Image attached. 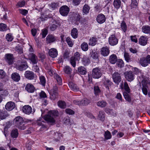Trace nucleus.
I'll list each match as a JSON object with an SVG mask.
<instances>
[{"instance_id":"obj_27","label":"nucleus","mask_w":150,"mask_h":150,"mask_svg":"<svg viewBox=\"0 0 150 150\" xmlns=\"http://www.w3.org/2000/svg\"><path fill=\"white\" fill-rule=\"evenodd\" d=\"M71 35L74 39L77 38L78 35V31L76 28H73L71 31Z\"/></svg>"},{"instance_id":"obj_41","label":"nucleus","mask_w":150,"mask_h":150,"mask_svg":"<svg viewBox=\"0 0 150 150\" xmlns=\"http://www.w3.org/2000/svg\"><path fill=\"white\" fill-rule=\"evenodd\" d=\"M114 7L116 8H119L121 5L120 0H114L113 2Z\"/></svg>"},{"instance_id":"obj_40","label":"nucleus","mask_w":150,"mask_h":150,"mask_svg":"<svg viewBox=\"0 0 150 150\" xmlns=\"http://www.w3.org/2000/svg\"><path fill=\"white\" fill-rule=\"evenodd\" d=\"M58 106L62 108H65L66 106V105L65 102L62 101H59L58 102Z\"/></svg>"},{"instance_id":"obj_55","label":"nucleus","mask_w":150,"mask_h":150,"mask_svg":"<svg viewBox=\"0 0 150 150\" xmlns=\"http://www.w3.org/2000/svg\"><path fill=\"white\" fill-rule=\"evenodd\" d=\"M124 57L125 60L127 62L130 61V59L129 55L128 53H125L124 54Z\"/></svg>"},{"instance_id":"obj_9","label":"nucleus","mask_w":150,"mask_h":150,"mask_svg":"<svg viewBox=\"0 0 150 150\" xmlns=\"http://www.w3.org/2000/svg\"><path fill=\"white\" fill-rule=\"evenodd\" d=\"M26 78L29 80H33L34 79L35 77V75L34 73L31 71H26L24 74Z\"/></svg>"},{"instance_id":"obj_32","label":"nucleus","mask_w":150,"mask_h":150,"mask_svg":"<svg viewBox=\"0 0 150 150\" xmlns=\"http://www.w3.org/2000/svg\"><path fill=\"white\" fill-rule=\"evenodd\" d=\"M107 103L104 100H101L98 102L97 105L98 106L101 108L105 107L107 105Z\"/></svg>"},{"instance_id":"obj_61","label":"nucleus","mask_w":150,"mask_h":150,"mask_svg":"<svg viewBox=\"0 0 150 150\" xmlns=\"http://www.w3.org/2000/svg\"><path fill=\"white\" fill-rule=\"evenodd\" d=\"M6 39L8 41L11 42L13 40L12 36L10 34H8L6 36Z\"/></svg>"},{"instance_id":"obj_20","label":"nucleus","mask_w":150,"mask_h":150,"mask_svg":"<svg viewBox=\"0 0 150 150\" xmlns=\"http://www.w3.org/2000/svg\"><path fill=\"white\" fill-rule=\"evenodd\" d=\"M15 104L13 102H8L5 105L6 109L9 111L13 110L15 107Z\"/></svg>"},{"instance_id":"obj_16","label":"nucleus","mask_w":150,"mask_h":150,"mask_svg":"<svg viewBox=\"0 0 150 150\" xmlns=\"http://www.w3.org/2000/svg\"><path fill=\"white\" fill-rule=\"evenodd\" d=\"M100 53L104 56H107L109 53V48L107 47H102L100 51Z\"/></svg>"},{"instance_id":"obj_7","label":"nucleus","mask_w":150,"mask_h":150,"mask_svg":"<svg viewBox=\"0 0 150 150\" xmlns=\"http://www.w3.org/2000/svg\"><path fill=\"white\" fill-rule=\"evenodd\" d=\"M108 40L109 44L112 46L116 45L118 42V39L114 35H110L109 38Z\"/></svg>"},{"instance_id":"obj_12","label":"nucleus","mask_w":150,"mask_h":150,"mask_svg":"<svg viewBox=\"0 0 150 150\" xmlns=\"http://www.w3.org/2000/svg\"><path fill=\"white\" fill-rule=\"evenodd\" d=\"M49 54L50 56L52 57H56L58 55L57 51L56 49L54 48H51L49 50Z\"/></svg>"},{"instance_id":"obj_24","label":"nucleus","mask_w":150,"mask_h":150,"mask_svg":"<svg viewBox=\"0 0 150 150\" xmlns=\"http://www.w3.org/2000/svg\"><path fill=\"white\" fill-rule=\"evenodd\" d=\"M12 79L16 81H18L20 79L19 75L17 73H14L11 75Z\"/></svg>"},{"instance_id":"obj_58","label":"nucleus","mask_w":150,"mask_h":150,"mask_svg":"<svg viewBox=\"0 0 150 150\" xmlns=\"http://www.w3.org/2000/svg\"><path fill=\"white\" fill-rule=\"evenodd\" d=\"M80 54L78 52H76L75 53L73 57H74L75 59L77 61H79L80 59Z\"/></svg>"},{"instance_id":"obj_64","label":"nucleus","mask_w":150,"mask_h":150,"mask_svg":"<svg viewBox=\"0 0 150 150\" xmlns=\"http://www.w3.org/2000/svg\"><path fill=\"white\" fill-rule=\"evenodd\" d=\"M142 87H148L147 81L146 80H142Z\"/></svg>"},{"instance_id":"obj_44","label":"nucleus","mask_w":150,"mask_h":150,"mask_svg":"<svg viewBox=\"0 0 150 150\" xmlns=\"http://www.w3.org/2000/svg\"><path fill=\"white\" fill-rule=\"evenodd\" d=\"M116 62V64L118 67L121 68L124 66L123 62L122 59H118Z\"/></svg>"},{"instance_id":"obj_60","label":"nucleus","mask_w":150,"mask_h":150,"mask_svg":"<svg viewBox=\"0 0 150 150\" xmlns=\"http://www.w3.org/2000/svg\"><path fill=\"white\" fill-rule=\"evenodd\" d=\"M25 4V1H21L18 2L16 5V6L18 7H21L24 6Z\"/></svg>"},{"instance_id":"obj_21","label":"nucleus","mask_w":150,"mask_h":150,"mask_svg":"<svg viewBox=\"0 0 150 150\" xmlns=\"http://www.w3.org/2000/svg\"><path fill=\"white\" fill-rule=\"evenodd\" d=\"M90 55L94 59H97L98 57V53L95 50H91L90 52Z\"/></svg>"},{"instance_id":"obj_54","label":"nucleus","mask_w":150,"mask_h":150,"mask_svg":"<svg viewBox=\"0 0 150 150\" xmlns=\"http://www.w3.org/2000/svg\"><path fill=\"white\" fill-rule=\"evenodd\" d=\"M70 54V50H69L66 49L64 53V58H67L69 57V55Z\"/></svg>"},{"instance_id":"obj_49","label":"nucleus","mask_w":150,"mask_h":150,"mask_svg":"<svg viewBox=\"0 0 150 150\" xmlns=\"http://www.w3.org/2000/svg\"><path fill=\"white\" fill-rule=\"evenodd\" d=\"M76 60L75 59L74 57H71L70 59V63L72 66L75 67L76 66Z\"/></svg>"},{"instance_id":"obj_39","label":"nucleus","mask_w":150,"mask_h":150,"mask_svg":"<svg viewBox=\"0 0 150 150\" xmlns=\"http://www.w3.org/2000/svg\"><path fill=\"white\" fill-rule=\"evenodd\" d=\"M64 71L65 73L70 74L71 73L72 69L70 67L66 66L64 68Z\"/></svg>"},{"instance_id":"obj_47","label":"nucleus","mask_w":150,"mask_h":150,"mask_svg":"<svg viewBox=\"0 0 150 150\" xmlns=\"http://www.w3.org/2000/svg\"><path fill=\"white\" fill-rule=\"evenodd\" d=\"M69 10H59L60 14L62 16H65L67 15L69 12Z\"/></svg>"},{"instance_id":"obj_34","label":"nucleus","mask_w":150,"mask_h":150,"mask_svg":"<svg viewBox=\"0 0 150 150\" xmlns=\"http://www.w3.org/2000/svg\"><path fill=\"white\" fill-rule=\"evenodd\" d=\"M81 48L83 51H87L88 49V45L87 43L85 42H83L81 45Z\"/></svg>"},{"instance_id":"obj_48","label":"nucleus","mask_w":150,"mask_h":150,"mask_svg":"<svg viewBox=\"0 0 150 150\" xmlns=\"http://www.w3.org/2000/svg\"><path fill=\"white\" fill-rule=\"evenodd\" d=\"M7 29V26L5 24L0 23V30L4 31Z\"/></svg>"},{"instance_id":"obj_36","label":"nucleus","mask_w":150,"mask_h":150,"mask_svg":"<svg viewBox=\"0 0 150 150\" xmlns=\"http://www.w3.org/2000/svg\"><path fill=\"white\" fill-rule=\"evenodd\" d=\"M104 136L105 139L107 140L110 139L112 137L110 132L108 130L105 132Z\"/></svg>"},{"instance_id":"obj_3","label":"nucleus","mask_w":150,"mask_h":150,"mask_svg":"<svg viewBox=\"0 0 150 150\" xmlns=\"http://www.w3.org/2000/svg\"><path fill=\"white\" fill-rule=\"evenodd\" d=\"M101 70L99 68L93 69L92 72V76L94 78L99 79L102 75Z\"/></svg>"},{"instance_id":"obj_43","label":"nucleus","mask_w":150,"mask_h":150,"mask_svg":"<svg viewBox=\"0 0 150 150\" xmlns=\"http://www.w3.org/2000/svg\"><path fill=\"white\" fill-rule=\"evenodd\" d=\"M96 38H92L90 40L89 45L93 46L96 44Z\"/></svg>"},{"instance_id":"obj_10","label":"nucleus","mask_w":150,"mask_h":150,"mask_svg":"<svg viewBox=\"0 0 150 150\" xmlns=\"http://www.w3.org/2000/svg\"><path fill=\"white\" fill-rule=\"evenodd\" d=\"M28 57L33 64H36L38 62L37 57L33 53H30L28 55Z\"/></svg>"},{"instance_id":"obj_11","label":"nucleus","mask_w":150,"mask_h":150,"mask_svg":"<svg viewBox=\"0 0 150 150\" xmlns=\"http://www.w3.org/2000/svg\"><path fill=\"white\" fill-rule=\"evenodd\" d=\"M23 112L29 115L32 112L31 107L29 105H25L22 108Z\"/></svg>"},{"instance_id":"obj_62","label":"nucleus","mask_w":150,"mask_h":150,"mask_svg":"<svg viewBox=\"0 0 150 150\" xmlns=\"http://www.w3.org/2000/svg\"><path fill=\"white\" fill-rule=\"evenodd\" d=\"M6 75L5 73L2 70H0V79L4 78Z\"/></svg>"},{"instance_id":"obj_29","label":"nucleus","mask_w":150,"mask_h":150,"mask_svg":"<svg viewBox=\"0 0 150 150\" xmlns=\"http://www.w3.org/2000/svg\"><path fill=\"white\" fill-rule=\"evenodd\" d=\"M78 71L79 74L82 75H85L86 73V69L82 66L78 68Z\"/></svg>"},{"instance_id":"obj_57","label":"nucleus","mask_w":150,"mask_h":150,"mask_svg":"<svg viewBox=\"0 0 150 150\" xmlns=\"http://www.w3.org/2000/svg\"><path fill=\"white\" fill-rule=\"evenodd\" d=\"M65 112L69 115H72L74 114V112L70 108H67L65 110Z\"/></svg>"},{"instance_id":"obj_59","label":"nucleus","mask_w":150,"mask_h":150,"mask_svg":"<svg viewBox=\"0 0 150 150\" xmlns=\"http://www.w3.org/2000/svg\"><path fill=\"white\" fill-rule=\"evenodd\" d=\"M50 7L53 9H57L59 7V4L55 3H52L50 5Z\"/></svg>"},{"instance_id":"obj_51","label":"nucleus","mask_w":150,"mask_h":150,"mask_svg":"<svg viewBox=\"0 0 150 150\" xmlns=\"http://www.w3.org/2000/svg\"><path fill=\"white\" fill-rule=\"evenodd\" d=\"M16 50L18 53L21 54L23 52L22 48L21 46H17L16 48Z\"/></svg>"},{"instance_id":"obj_42","label":"nucleus","mask_w":150,"mask_h":150,"mask_svg":"<svg viewBox=\"0 0 150 150\" xmlns=\"http://www.w3.org/2000/svg\"><path fill=\"white\" fill-rule=\"evenodd\" d=\"M124 96L125 100L129 102L131 101V98L130 96L127 93L124 92L123 93Z\"/></svg>"},{"instance_id":"obj_22","label":"nucleus","mask_w":150,"mask_h":150,"mask_svg":"<svg viewBox=\"0 0 150 150\" xmlns=\"http://www.w3.org/2000/svg\"><path fill=\"white\" fill-rule=\"evenodd\" d=\"M139 62L140 64L143 67H146L148 65L146 59L145 57H143L141 58Z\"/></svg>"},{"instance_id":"obj_33","label":"nucleus","mask_w":150,"mask_h":150,"mask_svg":"<svg viewBox=\"0 0 150 150\" xmlns=\"http://www.w3.org/2000/svg\"><path fill=\"white\" fill-rule=\"evenodd\" d=\"M142 31L145 33H150V26L148 25L143 26L142 27Z\"/></svg>"},{"instance_id":"obj_53","label":"nucleus","mask_w":150,"mask_h":150,"mask_svg":"<svg viewBox=\"0 0 150 150\" xmlns=\"http://www.w3.org/2000/svg\"><path fill=\"white\" fill-rule=\"evenodd\" d=\"M124 87L125 90L128 93H130V88L128 86V84L127 82H125L124 83Z\"/></svg>"},{"instance_id":"obj_46","label":"nucleus","mask_w":150,"mask_h":150,"mask_svg":"<svg viewBox=\"0 0 150 150\" xmlns=\"http://www.w3.org/2000/svg\"><path fill=\"white\" fill-rule=\"evenodd\" d=\"M40 79L41 84L42 86H45L46 83V80L45 77L43 76H40Z\"/></svg>"},{"instance_id":"obj_4","label":"nucleus","mask_w":150,"mask_h":150,"mask_svg":"<svg viewBox=\"0 0 150 150\" xmlns=\"http://www.w3.org/2000/svg\"><path fill=\"white\" fill-rule=\"evenodd\" d=\"M74 104L79 105H87L90 103V100L87 98H84L81 101L75 100L73 101Z\"/></svg>"},{"instance_id":"obj_8","label":"nucleus","mask_w":150,"mask_h":150,"mask_svg":"<svg viewBox=\"0 0 150 150\" xmlns=\"http://www.w3.org/2000/svg\"><path fill=\"white\" fill-rule=\"evenodd\" d=\"M125 78L129 81H132L134 79V75L133 73L131 71H127L125 73Z\"/></svg>"},{"instance_id":"obj_35","label":"nucleus","mask_w":150,"mask_h":150,"mask_svg":"<svg viewBox=\"0 0 150 150\" xmlns=\"http://www.w3.org/2000/svg\"><path fill=\"white\" fill-rule=\"evenodd\" d=\"M18 130L17 129L13 130L11 133V135L13 138H17L18 137Z\"/></svg>"},{"instance_id":"obj_28","label":"nucleus","mask_w":150,"mask_h":150,"mask_svg":"<svg viewBox=\"0 0 150 150\" xmlns=\"http://www.w3.org/2000/svg\"><path fill=\"white\" fill-rule=\"evenodd\" d=\"M9 115L6 111H0V119L1 120L6 118V117H8Z\"/></svg>"},{"instance_id":"obj_38","label":"nucleus","mask_w":150,"mask_h":150,"mask_svg":"<svg viewBox=\"0 0 150 150\" xmlns=\"http://www.w3.org/2000/svg\"><path fill=\"white\" fill-rule=\"evenodd\" d=\"M82 62L84 65H86L90 63V60L88 58L86 57H83L82 59Z\"/></svg>"},{"instance_id":"obj_5","label":"nucleus","mask_w":150,"mask_h":150,"mask_svg":"<svg viewBox=\"0 0 150 150\" xmlns=\"http://www.w3.org/2000/svg\"><path fill=\"white\" fill-rule=\"evenodd\" d=\"M58 88L56 85L53 86V88L51 90L50 98L52 99H55L58 95Z\"/></svg>"},{"instance_id":"obj_31","label":"nucleus","mask_w":150,"mask_h":150,"mask_svg":"<svg viewBox=\"0 0 150 150\" xmlns=\"http://www.w3.org/2000/svg\"><path fill=\"white\" fill-rule=\"evenodd\" d=\"M54 77L58 83L60 85H61L62 84V81L61 77L56 73L54 74Z\"/></svg>"},{"instance_id":"obj_30","label":"nucleus","mask_w":150,"mask_h":150,"mask_svg":"<svg viewBox=\"0 0 150 150\" xmlns=\"http://www.w3.org/2000/svg\"><path fill=\"white\" fill-rule=\"evenodd\" d=\"M55 40L54 37L52 35H48L46 38V40L48 43L53 42Z\"/></svg>"},{"instance_id":"obj_6","label":"nucleus","mask_w":150,"mask_h":150,"mask_svg":"<svg viewBox=\"0 0 150 150\" xmlns=\"http://www.w3.org/2000/svg\"><path fill=\"white\" fill-rule=\"evenodd\" d=\"M113 81L116 84H118L121 80L120 74L118 72H114L112 75Z\"/></svg>"},{"instance_id":"obj_14","label":"nucleus","mask_w":150,"mask_h":150,"mask_svg":"<svg viewBox=\"0 0 150 150\" xmlns=\"http://www.w3.org/2000/svg\"><path fill=\"white\" fill-rule=\"evenodd\" d=\"M69 87L71 90L75 92H77L79 90V88L73 82L70 81L68 83Z\"/></svg>"},{"instance_id":"obj_17","label":"nucleus","mask_w":150,"mask_h":150,"mask_svg":"<svg viewBox=\"0 0 150 150\" xmlns=\"http://www.w3.org/2000/svg\"><path fill=\"white\" fill-rule=\"evenodd\" d=\"M25 89L28 92L33 93L35 90V88L33 85L28 83L26 85Z\"/></svg>"},{"instance_id":"obj_52","label":"nucleus","mask_w":150,"mask_h":150,"mask_svg":"<svg viewBox=\"0 0 150 150\" xmlns=\"http://www.w3.org/2000/svg\"><path fill=\"white\" fill-rule=\"evenodd\" d=\"M66 40L68 45L70 47H72L73 45V43L71 38L69 37H68L66 38Z\"/></svg>"},{"instance_id":"obj_45","label":"nucleus","mask_w":150,"mask_h":150,"mask_svg":"<svg viewBox=\"0 0 150 150\" xmlns=\"http://www.w3.org/2000/svg\"><path fill=\"white\" fill-rule=\"evenodd\" d=\"M138 3L136 0H132L131 6L132 8H137Z\"/></svg>"},{"instance_id":"obj_56","label":"nucleus","mask_w":150,"mask_h":150,"mask_svg":"<svg viewBox=\"0 0 150 150\" xmlns=\"http://www.w3.org/2000/svg\"><path fill=\"white\" fill-rule=\"evenodd\" d=\"M121 27L122 29L123 30L124 32H125L127 30V26L125 22L123 21L121 23Z\"/></svg>"},{"instance_id":"obj_15","label":"nucleus","mask_w":150,"mask_h":150,"mask_svg":"<svg viewBox=\"0 0 150 150\" xmlns=\"http://www.w3.org/2000/svg\"><path fill=\"white\" fill-rule=\"evenodd\" d=\"M6 57V61L9 65L12 64L13 63V55L10 54H6L5 55Z\"/></svg>"},{"instance_id":"obj_19","label":"nucleus","mask_w":150,"mask_h":150,"mask_svg":"<svg viewBox=\"0 0 150 150\" xmlns=\"http://www.w3.org/2000/svg\"><path fill=\"white\" fill-rule=\"evenodd\" d=\"M28 67L27 63L26 62H24L21 64L17 66V69L20 71H23L26 69Z\"/></svg>"},{"instance_id":"obj_18","label":"nucleus","mask_w":150,"mask_h":150,"mask_svg":"<svg viewBox=\"0 0 150 150\" xmlns=\"http://www.w3.org/2000/svg\"><path fill=\"white\" fill-rule=\"evenodd\" d=\"M147 41V39L146 37L144 36H141L139 40V44L143 46L145 45L146 44Z\"/></svg>"},{"instance_id":"obj_1","label":"nucleus","mask_w":150,"mask_h":150,"mask_svg":"<svg viewBox=\"0 0 150 150\" xmlns=\"http://www.w3.org/2000/svg\"><path fill=\"white\" fill-rule=\"evenodd\" d=\"M58 115V112L56 111H52L49 112L47 115L44 117V119L48 123H53L55 122L54 118Z\"/></svg>"},{"instance_id":"obj_25","label":"nucleus","mask_w":150,"mask_h":150,"mask_svg":"<svg viewBox=\"0 0 150 150\" xmlns=\"http://www.w3.org/2000/svg\"><path fill=\"white\" fill-rule=\"evenodd\" d=\"M58 24L56 21H53L52 23L50 25V29L52 31L54 30L57 27Z\"/></svg>"},{"instance_id":"obj_37","label":"nucleus","mask_w":150,"mask_h":150,"mask_svg":"<svg viewBox=\"0 0 150 150\" xmlns=\"http://www.w3.org/2000/svg\"><path fill=\"white\" fill-rule=\"evenodd\" d=\"M104 112L103 111H100L99 112L98 117L100 120L103 121L104 120Z\"/></svg>"},{"instance_id":"obj_26","label":"nucleus","mask_w":150,"mask_h":150,"mask_svg":"<svg viewBox=\"0 0 150 150\" xmlns=\"http://www.w3.org/2000/svg\"><path fill=\"white\" fill-rule=\"evenodd\" d=\"M112 83L109 80H107L104 82V85L107 90L109 91V87Z\"/></svg>"},{"instance_id":"obj_13","label":"nucleus","mask_w":150,"mask_h":150,"mask_svg":"<svg viewBox=\"0 0 150 150\" xmlns=\"http://www.w3.org/2000/svg\"><path fill=\"white\" fill-rule=\"evenodd\" d=\"M97 22L100 23H103L105 21V16L102 14H100L97 16L96 18Z\"/></svg>"},{"instance_id":"obj_2","label":"nucleus","mask_w":150,"mask_h":150,"mask_svg":"<svg viewBox=\"0 0 150 150\" xmlns=\"http://www.w3.org/2000/svg\"><path fill=\"white\" fill-rule=\"evenodd\" d=\"M14 122L16 126L19 129L24 130L26 128V126L24 123L23 118L21 116H17L14 120Z\"/></svg>"},{"instance_id":"obj_50","label":"nucleus","mask_w":150,"mask_h":150,"mask_svg":"<svg viewBox=\"0 0 150 150\" xmlns=\"http://www.w3.org/2000/svg\"><path fill=\"white\" fill-rule=\"evenodd\" d=\"M94 93L96 95H98L100 93V91L98 86H95L94 87Z\"/></svg>"},{"instance_id":"obj_63","label":"nucleus","mask_w":150,"mask_h":150,"mask_svg":"<svg viewBox=\"0 0 150 150\" xmlns=\"http://www.w3.org/2000/svg\"><path fill=\"white\" fill-rule=\"evenodd\" d=\"M42 33L41 34L42 35V38H44L47 34V30L46 29L42 30Z\"/></svg>"},{"instance_id":"obj_23","label":"nucleus","mask_w":150,"mask_h":150,"mask_svg":"<svg viewBox=\"0 0 150 150\" xmlns=\"http://www.w3.org/2000/svg\"><path fill=\"white\" fill-rule=\"evenodd\" d=\"M117 61V57L116 55L114 54L111 55L109 58L110 62L112 64H115Z\"/></svg>"}]
</instances>
